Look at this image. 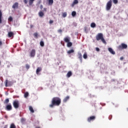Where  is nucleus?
Segmentation results:
<instances>
[{"mask_svg":"<svg viewBox=\"0 0 128 128\" xmlns=\"http://www.w3.org/2000/svg\"><path fill=\"white\" fill-rule=\"evenodd\" d=\"M62 103V100L58 97H54L52 98V104L49 105L50 108H54V106H58Z\"/></svg>","mask_w":128,"mask_h":128,"instance_id":"nucleus-1","label":"nucleus"},{"mask_svg":"<svg viewBox=\"0 0 128 128\" xmlns=\"http://www.w3.org/2000/svg\"><path fill=\"white\" fill-rule=\"evenodd\" d=\"M96 40H102V42L104 44H106V42L104 38V35L102 33H98L96 36Z\"/></svg>","mask_w":128,"mask_h":128,"instance_id":"nucleus-2","label":"nucleus"},{"mask_svg":"<svg viewBox=\"0 0 128 128\" xmlns=\"http://www.w3.org/2000/svg\"><path fill=\"white\" fill-rule=\"evenodd\" d=\"M119 50H126L128 48V45L124 43H122L118 47Z\"/></svg>","mask_w":128,"mask_h":128,"instance_id":"nucleus-3","label":"nucleus"},{"mask_svg":"<svg viewBox=\"0 0 128 128\" xmlns=\"http://www.w3.org/2000/svg\"><path fill=\"white\" fill-rule=\"evenodd\" d=\"M13 106L14 108H18L20 107V102L18 100H16L13 102Z\"/></svg>","mask_w":128,"mask_h":128,"instance_id":"nucleus-4","label":"nucleus"},{"mask_svg":"<svg viewBox=\"0 0 128 128\" xmlns=\"http://www.w3.org/2000/svg\"><path fill=\"white\" fill-rule=\"evenodd\" d=\"M112 0H110L107 2L106 6V10H110V8H112Z\"/></svg>","mask_w":128,"mask_h":128,"instance_id":"nucleus-5","label":"nucleus"},{"mask_svg":"<svg viewBox=\"0 0 128 128\" xmlns=\"http://www.w3.org/2000/svg\"><path fill=\"white\" fill-rule=\"evenodd\" d=\"M96 120V116H92L88 118L87 120L88 122H94Z\"/></svg>","mask_w":128,"mask_h":128,"instance_id":"nucleus-6","label":"nucleus"},{"mask_svg":"<svg viewBox=\"0 0 128 128\" xmlns=\"http://www.w3.org/2000/svg\"><path fill=\"white\" fill-rule=\"evenodd\" d=\"M35 56H36V50L33 49L31 50L30 52V56L31 58H34Z\"/></svg>","mask_w":128,"mask_h":128,"instance_id":"nucleus-7","label":"nucleus"},{"mask_svg":"<svg viewBox=\"0 0 128 128\" xmlns=\"http://www.w3.org/2000/svg\"><path fill=\"white\" fill-rule=\"evenodd\" d=\"M12 8H14V10H16V8H18V2H15L12 6Z\"/></svg>","mask_w":128,"mask_h":128,"instance_id":"nucleus-8","label":"nucleus"},{"mask_svg":"<svg viewBox=\"0 0 128 128\" xmlns=\"http://www.w3.org/2000/svg\"><path fill=\"white\" fill-rule=\"evenodd\" d=\"M78 4V0H74L72 4H71L72 8H74L76 4Z\"/></svg>","mask_w":128,"mask_h":128,"instance_id":"nucleus-9","label":"nucleus"},{"mask_svg":"<svg viewBox=\"0 0 128 128\" xmlns=\"http://www.w3.org/2000/svg\"><path fill=\"white\" fill-rule=\"evenodd\" d=\"M78 58L80 60V62H82V53H78Z\"/></svg>","mask_w":128,"mask_h":128,"instance_id":"nucleus-10","label":"nucleus"},{"mask_svg":"<svg viewBox=\"0 0 128 128\" xmlns=\"http://www.w3.org/2000/svg\"><path fill=\"white\" fill-rule=\"evenodd\" d=\"M4 84H5L6 88H8V86H11L10 82H8V80H6L4 82Z\"/></svg>","mask_w":128,"mask_h":128,"instance_id":"nucleus-11","label":"nucleus"},{"mask_svg":"<svg viewBox=\"0 0 128 128\" xmlns=\"http://www.w3.org/2000/svg\"><path fill=\"white\" fill-rule=\"evenodd\" d=\"M6 110H12V107L10 104H8L6 106Z\"/></svg>","mask_w":128,"mask_h":128,"instance_id":"nucleus-12","label":"nucleus"},{"mask_svg":"<svg viewBox=\"0 0 128 128\" xmlns=\"http://www.w3.org/2000/svg\"><path fill=\"white\" fill-rule=\"evenodd\" d=\"M70 40V38L68 36H66V38H64V42H69Z\"/></svg>","mask_w":128,"mask_h":128,"instance_id":"nucleus-13","label":"nucleus"},{"mask_svg":"<svg viewBox=\"0 0 128 128\" xmlns=\"http://www.w3.org/2000/svg\"><path fill=\"white\" fill-rule=\"evenodd\" d=\"M108 50L112 54H116V52L112 50V48H108Z\"/></svg>","mask_w":128,"mask_h":128,"instance_id":"nucleus-14","label":"nucleus"},{"mask_svg":"<svg viewBox=\"0 0 128 128\" xmlns=\"http://www.w3.org/2000/svg\"><path fill=\"white\" fill-rule=\"evenodd\" d=\"M14 32H8V38H14Z\"/></svg>","mask_w":128,"mask_h":128,"instance_id":"nucleus-15","label":"nucleus"},{"mask_svg":"<svg viewBox=\"0 0 128 128\" xmlns=\"http://www.w3.org/2000/svg\"><path fill=\"white\" fill-rule=\"evenodd\" d=\"M42 67H38L37 68L36 70V74H38L40 72H42Z\"/></svg>","mask_w":128,"mask_h":128,"instance_id":"nucleus-16","label":"nucleus"},{"mask_svg":"<svg viewBox=\"0 0 128 128\" xmlns=\"http://www.w3.org/2000/svg\"><path fill=\"white\" fill-rule=\"evenodd\" d=\"M38 16H40V18H42V16H44V12L40 11L38 12Z\"/></svg>","mask_w":128,"mask_h":128,"instance_id":"nucleus-17","label":"nucleus"},{"mask_svg":"<svg viewBox=\"0 0 128 128\" xmlns=\"http://www.w3.org/2000/svg\"><path fill=\"white\" fill-rule=\"evenodd\" d=\"M72 76V71H69L66 74V76L68 78H70Z\"/></svg>","mask_w":128,"mask_h":128,"instance_id":"nucleus-18","label":"nucleus"},{"mask_svg":"<svg viewBox=\"0 0 128 128\" xmlns=\"http://www.w3.org/2000/svg\"><path fill=\"white\" fill-rule=\"evenodd\" d=\"M70 100V97L68 96H66L63 102H66Z\"/></svg>","mask_w":128,"mask_h":128,"instance_id":"nucleus-19","label":"nucleus"},{"mask_svg":"<svg viewBox=\"0 0 128 128\" xmlns=\"http://www.w3.org/2000/svg\"><path fill=\"white\" fill-rule=\"evenodd\" d=\"M74 52V50L72 49V50H68L67 52V54H72Z\"/></svg>","mask_w":128,"mask_h":128,"instance_id":"nucleus-20","label":"nucleus"},{"mask_svg":"<svg viewBox=\"0 0 128 128\" xmlns=\"http://www.w3.org/2000/svg\"><path fill=\"white\" fill-rule=\"evenodd\" d=\"M29 110H30V112H31L32 114H34V108H32V106H29Z\"/></svg>","mask_w":128,"mask_h":128,"instance_id":"nucleus-21","label":"nucleus"},{"mask_svg":"<svg viewBox=\"0 0 128 128\" xmlns=\"http://www.w3.org/2000/svg\"><path fill=\"white\" fill-rule=\"evenodd\" d=\"M48 2L49 6H52V4H54V0H48Z\"/></svg>","mask_w":128,"mask_h":128,"instance_id":"nucleus-22","label":"nucleus"},{"mask_svg":"<svg viewBox=\"0 0 128 128\" xmlns=\"http://www.w3.org/2000/svg\"><path fill=\"white\" fill-rule=\"evenodd\" d=\"M72 46V42H67V46L68 48H70V46Z\"/></svg>","mask_w":128,"mask_h":128,"instance_id":"nucleus-23","label":"nucleus"},{"mask_svg":"<svg viewBox=\"0 0 128 128\" xmlns=\"http://www.w3.org/2000/svg\"><path fill=\"white\" fill-rule=\"evenodd\" d=\"M2 10H0V24H2Z\"/></svg>","mask_w":128,"mask_h":128,"instance_id":"nucleus-24","label":"nucleus"},{"mask_svg":"<svg viewBox=\"0 0 128 128\" xmlns=\"http://www.w3.org/2000/svg\"><path fill=\"white\" fill-rule=\"evenodd\" d=\"M90 26L91 28H96V23L94 22H92L91 24H90Z\"/></svg>","mask_w":128,"mask_h":128,"instance_id":"nucleus-25","label":"nucleus"},{"mask_svg":"<svg viewBox=\"0 0 128 128\" xmlns=\"http://www.w3.org/2000/svg\"><path fill=\"white\" fill-rule=\"evenodd\" d=\"M35 0H29V6H32V4H34V2Z\"/></svg>","mask_w":128,"mask_h":128,"instance_id":"nucleus-26","label":"nucleus"},{"mask_svg":"<svg viewBox=\"0 0 128 128\" xmlns=\"http://www.w3.org/2000/svg\"><path fill=\"white\" fill-rule=\"evenodd\" d=\"M83 58H84V60H86L88 58V54L86 52H85L83 55Z\"/></svg>","mask_w":128,"mask_h":128,"instance_id":"nucleus-27","label":"nucleus"},{"mask_svg":"<svg viewBox=\"0 0 128 128\" xmlns=\"http://www.w3.org/2000/svg\"><path fill=\"white\" fill-rule=\"evenodd\" d=\"M8 102H10V100L8 98H6V100H5L4 101V104H8Z\"/></svg>","mask_w":128,"mask_h":128,"instance_id":"nucleus-28","label":"nucleus"},{"mask_svg":"<svg viewBox=\"0 0 128 128\" xmlns=\"http://www.w3.org/2000/svg\"><path fill=\"white\" fill-rule=\"evenodd\" d=\"M10 128H16V126L14 125V124L12 123L10 126Z\"/></svg>","mask_w":128,"mask_h":128,"instance_id":"nucleus-29","label":"nucleus"},{"mask_svg":"<svg viewBox=\"0 0 128 128\" xmlns=\"http://www.w3.org/2000/svg\"><path fill=\"white\" fill-rule=\"evenodd\" d=\"M72 16H73V17H74L75 16H76V11H73V12H72Z\"/></svg>","mask_w":128,"mask_h":128,"instance_id":"nucleus-30","label":"nucleus"},{"mask_svg":"<svg viewBox=\"0 0 128 128\" xmlns=\"http://www.w3.org/2000/svg\"><path fill=\"white\" fill-rule=\"evenodd\" d=\"M40 46H42V47L44 46V41L40 42Z\"/></svg>","mask_w":128,"mask_h":128,"instance_id":"nucleus-31","label":"nucleus"},{"mask_svg":"<svg viewBox=\"0 0 128 128\" xmlns=\"http://www.w3.org/2000/svg\"><path fill=\"white\" fill-rule=\"evenodd\" d=\"M28 92H26L24 94V97L26 98H28Z\"/></svg>","mask_w":128,"mask_h":128,"instance_id":"nucleus-32","label":"nucleus"},{"mask_svg":"<svg viewBox=\"0 0 128 128\" xmlns=\"http://www.w3.org/2000/svg\"><path fill=\"white\" fill-rule=\"evenodd\" d=\"M34 38H38V32H35L34 34Z\"/></svg>","mask_w":128,"mask_h":128,"instance_id":"nucleus-33","label":"nucleus"},{"mask_svg":"<svg viewBox=\"0 0 128 128\" xmlns=\"http://www.w3.org/2000/svg\"><path fill=\"white\" fill-rule=\"evenodd\" d=\"M8 22H12V16H10L9 18H8Z\"/></svg>","mask_w":128,"mask_h":128,"instance_id":"nucleus-34","label":"nucleus"},{"mask_svg":"<svg viewBox=\"0 0 128 128\" xmlns=\"http://www.w3.org/2000/svg\"><path fill=\"white\" fill-rule=\"evenodd\" d=\"M66 16H67L66 12H65L63 13V14H62L63 18H66Z\"/></svg>","mask_w":128,"mask_h":128,"instance_id":"nucleus-35","label":"nucleus"},{"mask_svg":"<svg viewBox=\"0 0 128 128\" xmlns=\"http://www.w3.org/2000/svg\"><path fill=\"white\" fill-rule=\"evenodd\" d=\"M26 70H28V68H30V65L28 64H26Z\"/></svg>","mask_w":128,"mask_h":128,"instance_id":"nucleus-36","label":"nucleus"},{"mask_svg":"<svg viewBox=\"0 0 128 128\" xmlns=\"http://www.w3.org/2000/svg\"><path fill=\"white\" fill-rule=\"evenodd\" d=\"M114 4H116L118 2V0H112Z\"/></svg>","mask_w":128,"mask_h":128,"instance_id":"nucleus-37","label":"nucleus"},{"mask_svg":"<svg viewBox=\"0 0 128 128\" xmlns=\"http://www.w3.org/2000/svg\"><path fill=\"white\" fill-rule=\"evenodd\" d=\"M49 23L50 24H54V20H50L49 22Z\"/></svg>","mask_w":128,"mask_h":128,"instance_id":"nucleus-38","label":"nucleus"},{"mask_svg":"<svg viewBox=\"0 0 128 128\" xmlns=\"http://www.w3.org/2000/svg\"><path fill=\"white\" fill-rule=\"evenodd\" d=\"M58 32L62 34V30L61 29L58 30Z\"/></svg>","mask_w":128,"mask_h":128,"instance_id":"nucleus-39","label":"nucleus"},{"mask_svg":"<svg viewBox=\"0 0 128 128\" xmlns=\"http://www.w3.org/2000/svg\"><path fill=\"white\" fill-rule=\"evenodd\" d=\"M2 46V40H0V48Z\"/></svg>","mask_w":128,"mask_h":128,"instance_id":"nucleus-40","label":"nucleus"},{"mask_svg":"<svg viewBox=\"0 0 128 128\" xmlns=\"http://www.w3.org/2000/svg\"><path fill=\"white\" fill-rule=\"evenodd\" d=\"M96 52H100V48H96Z\"/></svg>","mask_w":128,"mask_h":128,"instance_id":"nucleus-41","label":"nucleus"},{"mask_svg":"<svg viewBox=\"0 0 128 128\" xmlns=\"http://www.w3.org/2000/svg\"><path fill=\"white\" fill-rule=\"evenodd\" d=\"M24 2L25 4H28V0H24Z\"/></svg>","mask_w":128,"mask_h":128,"instance_id":"nucleus-42","label":"nucleus"},{"mask_svg":"<svg viewBox=\"0 0 128 128\" xmlns=\"http://www.w3.org/2000/svg\"><path fill=\"white\" fill-rule=\"evenodd\" d=\"M43 8H44V6H42V5H40V10H42Z\"/></svg>","mask_w":128,"mask_h":128,"instance_id":"nucleus-43","label":"nucleus"},{"mask_svg":"<svg viewBox=\"0 0 128 128\" xmlns=\"http://www.w3.org/2000/svg\"><path fill=\"white\" fill-rule=\"evenodd\" d=\"M4 128H8V125H5Z\"/></svg>","mask_w":128,"mask_h":128,"instance_id":"nucleus-44","label":"nucleus"},{"mask_svg":"<svg viewBox=\"0 0 128 128\" xmlns=\"http://www.w3.org/2000/svg\"><path fill=\"white\" fill-rule=\"evenodd\" d=\"M30 28H34V25H30Z\"/></svg>","mask_w":128,"mask_h":128,"instance_id":"nucleus-45","label":"nucleus"},{"mask_svg":"<svg viewBox=\"0 0 128 128\" xmlns=\"http://www.w3.org/2000/svg\"><path fill=\"white\" fill-rule=\"evenodd\" d=\"M120 60H124V57H121V58H120Z\"/></svg>","mask_w":128,"mask_h":128,"instance_id":"nucleus-46","label":"nucleus"},{"mask_svg":"<svg viewBox=\"0 0 128 128\" xmlns=\"http://www.w3.org/2000/svg\"><path fill=\"white\" fill-rule=\"evenodd\" d=\"M44 12H46V8H44Z\"/></svg>","mask_w":128,"mask_h":128,"instance_id":"nucleus-47","label":"nucleus"},{"mask_svg":"<svg viewBox=\"0 0 128 128\" xmlns=\"http://www.w3.org/2000/svg\"><path fill=\"white\" fill-rule=\"evenodd\" d=\"M36 128H40V127H36Z\"/></svg>","mask_w":128,"mask_h":128,"instance_id":"nucleus-48","label":"nucleus"},{"mask_svg":"<svg viewBox=\"0 0 128 128\" xmlns=\"http://www.w3.org/2000/svg\"><path fill=\"white\" fill-rule=\"evenodd\" d=\"M110 116H110L109 118H110Z\"/></svg>","mask_w":128,"mask_h":128,"instance_id":"nucleus-49","label":"nucleus"},{"mask_svg":"<svg viewBox=\"0 0 128 128\" xmlns=\"http://www.w3.org/2000/svg\"><path fill=\"white\" fill-rule=\"evenodd\" d=\"M22 120H24V119L22 118Z\"/></svg>","mask_w":128,"mask_h":128,"instance_id":"nucleus-50","label":"nucleus"}]
</instances>
